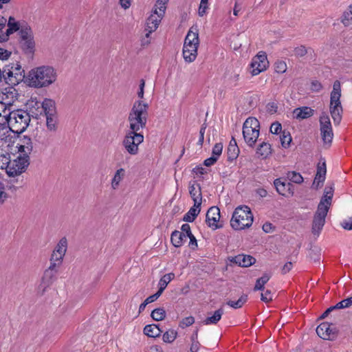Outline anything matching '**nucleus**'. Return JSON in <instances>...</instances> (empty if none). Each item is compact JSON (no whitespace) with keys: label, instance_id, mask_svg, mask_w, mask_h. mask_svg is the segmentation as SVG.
<instances>
[{"label":"nucleus","instance_id":"f257e3e1","mask_svg":"<svg viewBox=\"0 0 352 352\" xmlns=\"http://www.w3.org/2000/svg\"><path fill=\"white\" fill-rule=\"evenodd\" d=\"M57 72L54 67H32L26 74V83L33 87H44L56 80Z\"/></svg>","mask_w":352,"mask_h":352},{"label":"nucleus","instance_id":"f03ea898","mask_svg":"<svg viewBox=\"0 0 352 352\" xmlns=\"http://www.w3.org/2000/svg\"><path fill=\"white\" fill-rule=\"evenodd\" d=\"M333 191L332 186H327L324 188V195L320 199L313 220L312 232L315 235H318L325 223V219L331 205Z\"/></svg>","mask_w":352,"mask_h":352},{"label":"nucleus","instance_id":"7ed1b4c3","mask_svg":"<svg viewBox=\"0 0 352 352\" xmlns=\"http://www.w3.org/2000/svg\"><path fill=\"white\" fill-rule=\"evenodd\" d=\"M148 105L142 101H135L128 117L129 130L140 131L145 128L148 117Z\"/></svg>","mask_w":352,"mask_h":352},{"label":"nucleus","instance_id":"20e7f679","mask_svg":"<svg viewBox=\"0 0 352 352\" xmlns=\"http://www.w3.org/2000/svg\"><path fill=\"white\" fill-rule=\"evenodd\" d=\"M199 44L198 29L192 26L186 36L183 47V56L186 63H190L196 58Z\"/></svg>","mask_w":352,"mask_h":352},{"label":"nucleus","instance_id":"39448f33","mask_svg":"<svg viewBox=\"0 0 352 352\" xmlns=\"http://www.w3.org/2000/svg\"><path fill=\"white\" fill-rule=\"evenodd\" d=\"M253 214L248 206L237 207L233 212L230 225L234 230H241L252 226Z\"/></svg>","mask_w":352,"mask_h":352},{"label":"nucleus","instance_id":"423d86ee","mask_svg":"<svg viewBox=\"0 0 352 352\" xmlns=\"http://www.w3.org/2000/svg\"><path fill=\"white\" fill-rule=\"evenodd\" d=\"M30 122L29 113L22 109H13L10 118L9 122L6 125L14 133H23L28 126Z\"/></svg>","mask_w":352,"mask_h":352},{"label":"nucleus","instance_id":"0eeeda50","mask_svg":"<svg viewBox=\"0 0 352 352\" xmlns=\"http://www.w3.org/2000/svg\"><path fill=\"white\" fill-rule=\"evenodd\" d=\"M260 124L258 120L253 117L245 120L243 125V136L245 142L250 147H253L259 136Z\"/></svg>","mask_w":352,"mask_h":352},{"label":"nucleus","instance_id":"6e6552de","mask_svg":"<svg viewBox=\"0 0 352 352\" xmlns=\"http://www.w3.org/2000/svg\"><path fill=\"white\" fill-rule=\"evenodd\" d=\"M144 135L138 131L128 130L122 141V145L126 153L136 155L139 153V146L144 142Z\"/></svg>","mask_w":352,"mask_h":352},{"label":"nucleus","instance_id":"1a4fd4ad","mask_svg":"<svg viewBox=\"0 0 352 352\" xmlns=\"http://www.w3.org/2000/svg\"><path fill=\"white\" fill-rule=\"evenodd\" d=\"M29 157H23L19 154L16 158L11 160L6 168V172L10 177H20L25 172L29 165Z\"/></svg>","mask_w":352,"mask_h":352},{"label":"nucleus","instance_id":"9d476101","mask_svg":"<svg viewBox=\"0 0 352 352\" xmlns=\"http://www.w3.org/2000/svg\"><path fill=\"white\" fill-rule=\"evenodd\" d=\"M3 78L8 84L11 85H18L23 80L26 83V74L23 67H11L8 71L4 70Z\"/></svg>","mask_w":352,"mask_h":352},{"label":"nucleus","instance_id":"9b49d317","mask_svg":"<svg viewBox=\"0 0 352 352\" xmlns=\"http://www.w3.org/2000/svg\"><path fill=\"white\" fill-rule=\"evenodd\" d=\"M58 268L50 265L43 273L41 282L37 286V292L43 295L56 279Z\"/></svg>","mask_w":352,"mask_h":352},{"label":"nucleus","instance_id":"f8f14e48","mask_svg":"<svg viewBox=\"0 0 352 352\" xmlns=\"http://www.w3.org/2000/svg\"><path fill=\"white\" fill-rule=\"evenodd\" d=\"M320 133L324 143L327 144H331L333 138V133L330 119L326 113H323L320 117Z\"/></svg>","mask_w":352,"mask_h":352},{"label":"nucleus","instance_id":"ddd939ff","mask_svg":"<svg viewBox=\"0 0 352 352\" xmlns=\"http://www.w3.org/2000/svg\"><path fill=\"white\" fill-rule=\"evenodd\" d=\"M220 219V210L217 206L209 208L206 213V223L212 230H217L221 227L218 223Z\"/></svg>","mask_w":352,"mask_h":352},{"label":"nucleus","instance_id":"4468645a","mask_svg":"<svg viewBox=\"0 0 352 352\" xmlns=\"http://www.w3.org/2000/svg\"><path fill=\"white\" fill-rule=\"evenodd\" d=\"M16 147L23 157H29V155L33 149V144L31 138L26 135L23 136L19 139Z\"/></svg>","mask_w":352,"mask_h":352},{"label":"nucleus","instance_id":"2eb2a0df","mask_svg":"<svg viewBox=\"0 0 352 352\" xmlns=\"http://www.w3.org/2000/svg\"><path fill=\"white\" fill-rule=\"evenodd\" d=\"M163 17L164 16H160L159 14H155V12H153V13L147 19L145 28L146 38H148L150 34L157 29Z\"/></svg>","mask_w":352,"mask_h":352},{"label":"nucleus","instance_id":"dca6fc26","mask_svg":"<svg viewBox=\"0 0 352 352\" xmlns=\"http://www.w3.org/2000/svg\"><path fill=\"white\" fill-rule=\"evenodd\" d=\"M329 111L334 124L336 125L339 124L342 120L343 111L341 101L330 102Z\"/></svg>","mask_w":352,"mask_h":352},{"label":"nucleus","instance_id":"f3484780","mask_svg":"<svg viewBox=\"0 0 352 352\" xmlns=\"http://www.w3.org/2000/svg\"><path fill=\"white\" fill-rule=\"evenodd\" d=\"M0 102L8 106L13 107V103L17 99V93L13 87H8L3 89L1 96Z\"/></svg>","mask_w":352,"mask_h":352},{"label":"nucleus","instance_id":"a211bd4d","mask_svg":"<svg viewBox=\"0 0 352 352\" xmlns=\"http://www.w3.org/2000/svg\"><path fill=\"white\" fill-rule=\"evenodd\" d=\"M318 336L323 340H331L335 336L334 330L328 322H322L316 328Z\"/></svg>","mask_w":352,"mask_h":352},{"label":"nucleus","instance_id":"6ab92c4d","mask_svg":"<svg viewBox=\"0 0 352 352\" xmlns=\"http://www.w3.org/2000/svg\"><path fill=\"white\" fill-rule=\"evenodd\" d=\"M274 185L276 188L277 192L283 196H288L293 195L292 184L289 182L282 181L280 178L276 179L274 182Z\"/></svg>","mask_w":352,"mask_h":352},{"label":"nucleus","instance_id":"aec40b11","mask_svg":"<svg viewBox=\"0 0 352 352\" xmlns=\"http://www.w3.org/2000/svg\"><path fill=\"white\" fill-rule=\"evenodd\" d=\"M21 26L12 16H10L8 21V29L4 34L0 36V43L6 41L10 34L19 30Z\"/></svg>","mask_w":352,"mask_h":352},{"label":"nucleus","instance_id":"412c9836","mask_svg":"<svg viewBox=\"0 0 352 352\" xmlns=\"http://www.w3.org/2000/svg\"><path fill=\"white\" fill-rule=\"evenodd\" d=\"M230 261L233 263L243 267H248L253 265L256 259L250 255L239 254L230 259Z\"/></svg>","mask_w":352,"mask_h":352},{"label":"nucleus","instance_id":"4be33fe9","mask_svg":"<svg viewBox=\"0 0 352 352\" xmlns=\"http://www.w3.org/2000/svg\"><path fill=\"white\" fill-rule=\"evenodd\" d=\"M12 131L7 125H0V146L8 147L12 142Z\"/></svg>","mask_w":352,"mask_h":352},{"label":"nucleus","instance_id":"5701e85b","mask_svg":"<svg viewBox=\"0 0 352 352\" xmlns=\"http://www.w3.org/2000/svg\"><path fill=\"white\" fill-rule=\"evenodd\" d=\"M189 193L194 203H195V205L201 206L202 201V195L200 185L196 182L190 183Z\"/></svg>","mask_w":352,"mask_h":352},{"label":"nucleus","instance_id":"b1692460","mask_svg":"<svg viewBox=\"0 0 352 352\" xmlns=\"http://www.w3.org/2000/svg\"><path fill=\"white\" fill-rule=\"evenodd\" d=\"M327 173L325 162L322 164L319 163L317 168V173L314 180L312 186L315 188H318L320 185L324 182L325 179V175Z\"/></svg>","mask_w":352,"mask_h":352},{"label":"nucleus","instance_id":"393cba45","mask_svg":"<svg viewBox=\"0 0 352 352\" xmlns=\"http://www.w3.org/2000/svg\"><path fill=\"white\" fill-rule=\"evenodd\" d=\"M14 107L0 102V125H6Z\"/></svg>","mask_w":352,"mask_h":352},{"label":"nucleus","instance_id":"a878e982","mask_svg":"<svg viewBox=\"0 0 352 352\" xmlns=\"http://www.w3.org/2000/svg\"><path fill=\"white\" fill-rule=\"evenodd\" d=\"M42 109L45 116H52L56 114L55 102L49 98H45L41 103Z\"/></svg>","mask_w":352,"mask_h":352},{"label":"nucleus","instance_id":"bb28decb","mask_svg":"<svg viewBox=\"0 0 352 352\" xmlns=\"http://www.w3.org/2000/svg\"><path fill=\"white\" fill-rule=\"evenodd\" d=\"M314 114V110L308 107L296 108L294 110V116L296 119H306Z\"/></svg>","mask_w":352,"mask_h":352},{"label":"nucleus","instance_id":"cd10ccee","mask_svg":"<svg viewBox=\"0 0 352 352\" xmlns=\"http://www.w3.org/2000/svg\"><path fill=\"white\" fill-rule=\"evenodd\" d=\"M269 64L267 54L265 52H259L252 60L250 66H266Z\"/></svg>","mask_w":352,"mask_h":352},{"label":"nucleus","instance_id":"c85d7f7f","mask_svg":"<svg viewBox=\"0 0 352 352\" xmlns=\"http://www.w3.org/2000/svg\"><path fill=\"white\" fill-rule=\"evenodd\" d=\"M224 311L222 308L216 310L214 314L208 316L204 321L203 323L205 325L216 324L221 318Z\"/></svg>","mask_w":352,"mask_h":352},{"label":"nucleus","instance_id":"c756f323","mask_svg":"<svg viewBox=\"0 0 352 352\" xmlns=\"http://www.w3.org/2000/svg\"><path fill=\"white\" fill-rule=\"evenodd\" d=\"M162 332L159 325L155 324L146 325L144 328V333L151 338L158 337Z\"/></svg>","mask_w":352,"mask_h":352},{"label":"nucleus","instance_id":"7c9ffc66","mask_svg":"<svg viewBox=\"0 0 352 352\" xmlns=\"http://www.w3.org/2000/svg\"><path fill=\"white\" fill-rule=\"evenodd\" d=\"M187 239L184 233L175 230L171 234V242L175 247H180Z\"/></svg>","mask_w":352,"mask_h":352},{"label":"nucleus","instance_id":"2f4dec72","mask_svg":"<svg viewBox=\"0 0 352 352\" xmlns=\"http://www.w3.org/2000/svg\"><path fill=\"white\" fill-rule=\"evenodd\" d=\"M20 44L25 53L33 54L35 49V42L34 40V36L27 40L20 41Z\"/></svg>","mask_w":352,"mask_h":352},{"label":"nucleus","instance_id":"473e14b6","mask_svg":"<svg viewBox=\"0 0 352 352\" xmlns=\"http://www.w3.org/2000/svg\"><path fill=\"white\" fill-rule=\"evenodd\" d=\"M341 84L339 80H336L333 85V89L330 94V102L340 101Z\"/></svg>","mask_w":352,"mask_h":352},{"label":"nucleus","instance_id":"72a5a7b5","mask_svg":"<svg viewBox=\"0 0 352 352\" xmlns=\"http://www.w3.org/2000/svg\"><path fill=\"white\" fill-rule=\"evenodd\" d=\"M200 206H196L194 203V206L184 214L183 220L186 222L193 221L200 212Z\"/></svg>","mask_w":352,"mask_h":352},{"label":"nucleus","instance_id":"f704fd0d","mask_svg":"<svg viewBox=\"0 0 352 352\" xmlns=\"http://www.w3.org/2000/svg\"><path fill=\"white\" fill-rule=\"evenodd\" d=\"M175 278L174 273H168L164 275L158 283L159 289L158 292L161 294L164 291L168 284Z\"/></svg>","mask_w":352,"mask_h":352},{"label":"nucleus","instance_id":"c9c22d12","mask_svg":"<svg viewBox=\"0 0 352 352\" xmlns=\"http://www.w3.org/2000/svg\"><path fill=\"white\" fill-rule=\"evenodd\" d=\"M64 256L65 255L60 252L57 253L53 250L50 258V265L58 268L63 263Z\"/></svg>","mask_w":352,"mask_h":352},{"label":"nucleus","instance_id":"e433bc0d","mask_svg":"<svg viewBox=\"0 0 352 352\" xmlns=\"http://www.w3.org/2000/svg\"><path fill=\"white\" fill-rule=\"evenodd\" d=\"M272 153L271 145L267 142H262L256 150V154L262 158H267Z\"/></svg>","mask_w":352,"mask_h":352},{"label":"nucleus","instance_id":"4c0bfd02","mask_svg":"<svg viewBox=\"0 0 352 352\" xmlns=\"http://www.w3.org/2000/svg\"><path fill=\"white\" fill-rule=\"evenodd\" d=\"M340 21L345 27H349L352 25V3L343 12Z\"/></svg>","mask_w":352,"mask_h":352},{"label":"nucleus","instance_id":"58836bf2","mask_svg":"<svg viewBox=\"0 0 352 352\" xmlns=\"http://www.w3.org/2000/svg\"><path fill=\"white\" fill-rule=\"evenodd\" d=\"M168 1L169 0H157L153 10L155 14H159L160 16H164L166 10V4L168 3Z\"/></svg>","mask_w":352,"mask_h":352},{"label":"nucleus","instance_id":"ea45409f","mask_svg":"<svg viewBox=\"0 0 352 352\" xmlns=\"http://www.w3.org/2000/svg\"><path fill=\"white\" fill-rule=\"evenodd\" d=\"M124 175V170L123 168L118 169L111 180V188L117 189L120 185V182L122 180Z\"/></svg>","mask_w":352,"mask_h":352},{"label":"nucleus","instance_id":"a19ab883","mask_svg":"<svg viewBox=\"0 0 352 352\" xmlns=\"http://www.w3.org/2000/svg\"><path fill=\"white\" fill-rule=\"evenodd\" d=\"M68 246V242L66 237H62L56 246L54 248V251L60 252V254L65 255Z\"/></svg>","mask_w":352,"mask_h":352},{"label":"nucleus","instance_id":"79ce46f5","mask_svg":"<svg viewBox=\"0 0 352 352\" xmlns=\"http://www.w3.org/2000/svg\"><path fill=\"white\" fill-rule=\"evenodd\" d=\"M270 277L271 276L269 274H264L261 278H258L256 281L254 290H264V286L269 281Z\"/></svg>","mask_w":352,"mask_h":352},{"label":"nucleus","instance_id":"37998d69","mask_svg":"<svg viewBox=\"0 0 352 352\" xmlns=\"http://www.w3.org/2000/svg\"><path fill=\"white\" fill-rule=\"evenodd\" d=\"M20 41L27 40L33 36V32L30 27L28 25L21 26L19 30Z\"/></svg>","mask_w":352,"mask_h":352},{"label":"nucleus","instance_id":"c03bdc74","mask_svg":"<svg viewBox=\"0 0 352 352\" xmlns=\"http://www.w3.org/2000/svg\"><path fill=\"white\" fill-rule=\"evenodd\" d=\"M10 161V155L3 149L0 150V169H5Z\"/></svg>","mask_w":352,"mask_h":352},{"label":"nucleus","instance_id":"a18cd8bd","mask_svg":"<svg viewBox=\"0 0 352 352\" xmlns=\"http://www.w3.org/2000/svg\"><path fill=\"white\" fill-rule=\"evenodd\" d=\"M47 128L50 131H55L57 127V116L54 114L52 116H46Z\"/></svg>","mask_w":352,"mask_h":352},{"label":"nucleus","instance_id":"49530a36","mask_svg":"<svg viewBox=\"0 0 352 352\" xmlns=\"http://www.w3.org/2000/svg\"><path fill=\"white\" fill-rule=\"evenodd\" d=\"M248 296L247 295H243L241 296L238 300L234 301V300H229L227 304L230 307L234 308V309H239L241 308L247 301Z\"/></svg>","mask_w":352,"mask_h":352},{"label":"nucleus","instance_id":"de8ad7c7","mask_svg":"<svg viewBox=\"0 0 352 352\" xmlns=\"http://www.w3.org/2000/svg\"><path fill=\"white\" fill-rule=\"evenodd\" d=\"M292 140L290 133L288 131H283L282 134L280 136V141L281 145L283 148H288L290 145V143Z\"/></svg>","mask_w":352,"mask_h":352},{"label":"nucleus","instance_id":"09e8293b","mask_svg":"<svg viewBox=\"0 0 352 352\" xmlns=\"http://www.w3.org/2000/svg\"><path fill=\"white\" fill-rule=\"evenodd\" d=\"M151 316L154 320L160 321L165 318L166 311L163 308H157L151 312Z\"/></svg>","mask_w":352,"mask_h":352},{"label":"nucleus","instance_id":"8fccbe9b","mask_svg":"<svg viewBox=\"0 0 352 352\" xmlns=\"http://www.w3.org/2000/svg\"><path fill=\"white\" fill-rule=\"evenodd\" d=\"M177 333L175 330L170 329L163 335V341L167 343L173 342L177 338Z\"/></svg>","mask_w":352,"mask_h":352},{"label":"nucleus","instance_id":"3c124183","mask_svg":"<svg viewBox=\"0 0 352 352\" xmlns=\"http://www.w3.org/2000/svg\"><path fill=\"white\" fill-rule=\"evenodd\" d=\"M287 177L291 182L296 184H301L303 182L302 175L300 173H296L294 171L289 172L287 173Z\"/></svg>","mask_w":352,"mask_h":352},{"label":"nucleus","instance_id":"603ef678","mask_svg":"<svg viewBox=\"0 0 352 352\" xmlns=\"http://www.w3.org/2000/svg\"><path fill=\"white\" fill-rule=\"evenodd\" d=\"M352 305V296L347 298L339 302H338L333 308L337 309H344L348 308Z\"/></svg>","mask_w":352,"mask_h":352},{"label":"nucleus","instance_id":"864d4df0","mask_svg":"<svg viewBox=\"0 0 352 352\" xmlns=\"http://www.w3.org/2000/svg\"><path fill=\"white\" fill-rule=\"evenodd\" d=\"M208 9V0H201L198 14L200 16H203L206 14Z\"/></svg>","mask_w":352,"mask_h":352},{"label":"nucleus","instance_id":"5fc2aeb1","mask_svg":"<svg viewBox=\"0 0 352 352\" xmlns=\"http://www.w3.org/2000/svg\"><path fill=\"white\" fill-rule=\"evenodd\" d=\"M192 344L190 348L191 352H197L199 349V342L197 340V333L192 335L191 337Z\"/></svg>","mask_w":352,"mask_h":352},{"label":"nucleus","instance_id":"6e6d98bb","mask_svg":"<svg viewBox=\"0 0 352 352\" xmlns=\"http://www.w3.org/2000/svg\"><path fill=\"white\" fill-rule=\"evenodd\" d=\"M261 299L264 302H269L273 299V294L270 290L267 289L261 293Z\"/></svg>","mask_w":352,"mask_h":352},{"label":"nucleus","instance_id":"4d7b16f0","mask_svg":"<svg viewBox=\"0 0 352 352\" xmlns=\"http://www.w3.org/2000/svg\"><path fill=\"white\" fill-rule=\"evenodd\" d=\"M223 150V145L221 143H217L212 148V155L217 157L218 159L219 156L221 155Z\"/></svg>","mask_w":352,"mask_h":352},{"label":"nucleus","instance_id":"13d9d810","mask_svg":"<svg viewBox=\"0 0 352 352\" xmlns=\"http://www.w3.org/2000/svg\"><path fill=\"white\" fill-rule=\"evenodd\" d=\"M232 151H233L234 156H236L238 155L239 148L234 138H232L228 147V151L231 152Z\"/></svg>","mask_w":352,"mask_h":352},{"label":"nucleus","instance_id":"bf43d9fd","mask_svg":"<svg viewBox=\"0 0 352 352\" xmlns=\"http://www.w3.org/2000/svg\"><path fill=\"white\" fill-rule=\"evenodd\" d=\"M282 131V126L281 124L278 122H274L270 126V132L273 134H279Z\"/></svg>","mask_w":352,"mask_h":352},{"label":"nucleus","instance_id":"052dcab7","mask_svg":"<svg viewBox=\"0 0 352 352\" xmlns=\"http://www.w3.org/2000/svg\"><path fill=\"white\" fill-rule=\"evenodd\" d=\"M195 322V319L192 316H188L183 319L181 322V327L182 328L189 327Z\"/></svg>","mask_w":352,"mask_h":352},{"label":"nucleus","instance_id":"680f3d73","mask_svg":"<svg viewBox=\"0 0 352 352\" xmlns=\"http://www.w3.org/2000/svg\"><path fill=\"white\" fill-rule=\"evenodd\" d=\"M307 53V50L305 46L300 45L294 50V54L298 56H303Z\"/></svg>","mask_w":352,"mask_h":352},{"label":"nucleus","instance_id":"e2e57ef3","mask_svg":"<svg viewBox=\"0 0 352 352\" xmlns=\"http://www.w3.org/2000/svg\"><path fill=\"white\" fill-rule=\"evenodd\" d=\"M322 89V84L318 80H314L311 82V89L314 91L318 92Z\"/></svg>","mask_w":352,"mask_h":352},{"label":"nucleus","instance_id":"0e129e2a","mask_svg":"<svg viewBox=\"0 0 352 352\" xmlns=\"http://www.w3.org/2000/svg\"><path fill=\"white\" fill-rule=\"evenodd\" d=\"M187 238H188L190 239L189 247L192 250L197 249V239H196L195 236L192 234H191V235L188 236Z\"/></svg>","mask_w":352,"mask_h":352},{"label":"nucleus","instance_id":"69168bd1","mask_svg":"<svg viewBox=\"0 0 352 352\" xmlns=\"http://www.w3.org/2000/svg\"><path fill=\"white\" fill-rule=\"evenodd\" d=\"M192 172L197 176L204 175L207 173V170L201 166H196L195 168H193Z\"/></svg>","mask_w":352,"mask_h":352},{"label":"nucleus","instance_id":"338daca9","mask_svg":"<svg viewBox=\"0 0 352 352\" xmlns=\"http://www.w3.org/2000/svg\"><path fill=\"white\" fill-rule=\"evenodd\" d=\"M342 226L343 228H344L345 230H352V216L350 217L348 219L344 220L342 222Z\"/></svg>","mask_w":352,"mask_h":352},{"label":"nucleus","instance_id":"774afa93","mask_svg":"<svg viewBox=\"0 0 352 352\" xmlns=\"http://www.w3.org/2000/svg\"><path fill=\"white\" fill-rule=\"evenodd\" d=\"M162 295L161 293H160L158 291L154 294L153 295H151L148 296L144 301L146 302V304H149L151 302H153L155 301L160 296Z\"/></svg>","mask_w":352,"mask_h":352}]
</instances>
